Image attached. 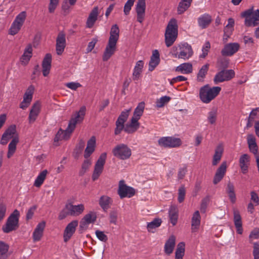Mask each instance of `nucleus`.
<instances>
[{"mask_svg":"<svg viewBox=\"0 0 259 259\" xmlns=\"http://www.w3.org/2000/svg\"><path fill=\"white\" fill-rule=\"evenodd\" d=\"M85 112V107L84 106L81 107L79 110L72 116L67 128L64 131L61 128L59 129L55 136L54 141L56 142L62 140L69 139L71 134L75 129L76 124L81 122L83 120Z\"/></svg>","mask_w":259,"mask_h":259,"instance_id":"obj_1","label":"nucleus"},{"mask_svg":"<svg viewBox=\"0 0 259 259\" xmlns=\"http://www.w3.org/2000/svg\"><path fill=\"white\" fill-rule=\"evenodd\" d=\"M119 29L117 24L113 25L110 32V36L105 49L103 60L108 61L114 54L116 50V44L119 39Z\"/></svg>","mask_w":259,"mask_h":259,"instance_id":"obj_2","label":"nucleus"},{"mask_svg":"<svg viewBox=\"0 0 259 259\" xmlns=\"http://www.w3.org/2000/svg\"><path fill=\"white\" fill-rule=\"evenodd\" d=\"M241 17L245 18L244 24L247 27L258 26L254 31V35L259 38V10L253 11V7L241 13Z\"/></svg>","mask_w":259,"mask_h":259,"instance_id":"obj_3","label":"nucleus"},{"mask_svg":"<svg viewBox=\"0 0 259 259\" xmlns=\"http://www.w3.org/2000/svg\"><path fill=\"white\" fill-rule=\"evenodd\" d=\"M221 91L220 87L209 88L208 84L202 87L199 91V97L204 103H209L214 99Z\"/></svg>","mask_w":259,"mask_h":259,"instance_id":"obj_4","label":"nucleus"},{"mask_svg":"<svg viewBox=\"0 0 259 259\" xmlns=\"http://www.w3.org/2000/svg\"><path fill=\"white\" fill-rule=\"evenodd\" d=\"M171 53L174 57L187 60L192 56L193 51L191 45L187 42H184L178 47H173Z\"/></svg>","mask_w":259,"mask_h":259,"instance_id":"obj_5","label":"nucleus"},{"mask_svg":"<svg viewBox=\"0 0 259 259\" xmlns=\"http://www.w3.org/2000/svg\"><path fill=\"white\" fill-rule=\"evenodd\" d=\"M177 21L175 19H171L168 23L165 32L166 46L169 47L172 45L178 36Z\"/></svg>","mask_w":259,"mask_h":259,"instance_id":"obj_6","label":"nucleus"},{"mask_svg":"<svg viewBox=\"0 0 259 259\" xmlns=\"http://www.w3.org/2000/svg\"><path fill=\"white\" fill-rule=\"evenodd\" d=\"M19 211L15 209L7 219L6 225L3 226V230L6 233H9L17 229L19 227Z\"/></svg>","mask_w":259,"mask_h":259,"instance_id":"obj_7","label":"nucleus"},{"mask_svg":"<svg viewBox=\"0 0 259 259\" xmlns=\"http://www.w3.org/2000/svg\"><path fill=\"white\" fill-rule=\"evenodd\" d=\"M26 18L25 11L20 13L15 18L9 29V34L14 35L20 30Z\"/></svg>","mask_w":259,"mask_h":259,"instance_id":"obj_8","label":"nucleus"},{"mask_svg":"<svg viewBox=\"0 0 259 259\" xmlns=\"http://www.w3.org/2000/svg\"><path fill=\"white\" fill-rule=\"evenodd\" d=\"M112 152L115 157L122 160L129 158L132 154L131 150L124 144L117 145L113 149Z\"/></svg>","mask_w":259,"mask_h":259,"instance_id":"obj_9","label":"nucleus"},{"mask_svg":"<svg viewBox=\"0 0 259 259\" xmlns=\"http://www.w3.org/2000/svg\"><path fill=\"white\" fill-rule=\"evenodd\" d=\"M158 143L160 147L169 148L179 147L182 144L180 138L172 137L160 138L158 140Z\"/></svg>","mask_w":259,"mask_h":259,"instance_id":"obj_10","label":"nucleus"},{"mask_svg":"<svg viewBox=\"0 0 259 259\" xmlns=\"http://www.w3.org/2000/svg\"><path fill=\"white\" fill-rule=\"evenodd\" d=\"M107 158L106 153H102L97 161L94 168V170L92 175V179L94 181L97 180L100 175L102 174L104 165L105 163Z\"/></svg>","mask_w":259,"mask_h":259,"instance_id":"obj_11","label":"nucleus"},{"mask_svg":"<svg viewBox=\"0 0 259 259\" xmlns=\"http://www.w3.org/2000/svg\"><path fill=\"white\" fill-rule=\"evenodd\" d=\"M135 189L125 184L124 180H120L119 182L118 194L120 198L125 197L131 198L135 195Z\"/></svg>","mask_w":259,"mask_h":259,"instance_id":"obj_12","label":"nucleus"},{"mask_svg":"<svg viewBox=\"0 0 259 259\" xmlns=\"http://www.w3.org/2000/svg\"><path fill=\"white\" fill-rule=\"evenodd\" d=\"M235 75L234 71L232 70H223L215 74L213 81L215 84L230 80Z\"/></svg>","mask_w":259,"mask_h":259,"instance_id":"obj_13","label":"nucleus"},{"mask_svg":"<svg viewBox=\"0 0 259 259\" xmlns=\"http://www.w3.org/2000/svg\"><path fill=\"white\" fill-rule=\"evenodd\" d=\"M66 35L63 32L59 33L56 38V50L57 55H61L66 47Z\"/></svg>","mask_w":259,"mask_h":259,"instance_id":"obj_14","label":"nucleus"},{"mask_svg":"<svg viewBox=\"0 0 259 259\" xmlns=\"http://www.w3.org/2000/svg\"><path fill=\"white\" fill-rule=\"evenodd\" d=\"M239 48L240 45L238 43H229L225 45L221 51V54L224 56H231L239 50Z\"/></svg>","mask_w":259,"mask_h":259,"instance_id":"obj_15","label":"nucleus"},{"mask_svg":"<svg viewBox=\"0 0 259 259\" xmlns=\"http://www.w3.org/2000/svg\"><path fill=\"white\" fill-rule=\"evenodd\" d=\"M146 10L145 0H138L136 6L137 21L142 23L144 19Z\"/></svg>","mask_w":259,"mask_h":259,"instance_id":"obj_16","label":"nucleus"},{"mask_svg":"<svg viewBox=\"0 0 259 259\" xmlns=\"http://www.w3.org/2000/svg\"><path fill=\"white\" fill-rule=\"evenodd\" d=\"M227 171V162L223 161L217 169L213 179L214 185L218 184L224 177Z\"/></svg>","mask_w":259,"mask_h":259,"instance_id":"obj_17","label":"nucleus"},{"mask_svg":"<svg viewBox=\"0 0 259 259\" xmlns=\"http://www.w3.org/2000/svg\"><path fill=\"white\" fill-rule=\"evenodd\" d=\"M78 225V221H73L66 226L63 235L64 242H67L74 233L76 228Z\"/></svg>","mask_w":259,"mask_h":259,"instance_id":"obj_18","label":"nucleus"},{"mask_svg":"<svg viewBox=\"0 0 259 259\" xmlns=\"http://www.w3.org/2000/svg\"><path fill=\"white\" fill-rule=\"evenodd\" d=\"M66 209L69 210L70 215L76 217L83 212L84 206L82 204L73 205L71 203H68L66 204Z\"/></svg>","mask_w":259,"mask_h":259,"instance_id":"obj_19","label":"nucleus"},{"mask_svg":"<svg viewBox=\"0 0 259 259\" xmlns=\"http://www.w3.org/2000/svg\"><path fill=\"white\" fill-rule=\"evenodd\" d=\"M40 103L39 101H36L33 104L28 116L29 123H32L35 121L40 112Z\"/></svg>","mask_w":259,"mask_h":259,"instance_id":"obj_20","label":"nucleus"},{"mask_svg":"<svg viewBox=\"0 0 259 259\" xmlns=\"http://www.w3.org/2000/svg\"><path fill=\"white\" fill-rule=\"evenodd\" d=\"M176 245V237L171 235L166 241L164 246V252L167 255H170L173 252Z\"/></svg>","mask_w":259,"mask_h":259,"instance_id":"obj_21","label":"nucleus"},{"mask_svg":"<svg viewBox=\"0 0 259 259\" xmlns=\"http://www.w3.org/2000/svg\"><path fill=\"white\" fill-rule=\"evenodd\" d=\"M52 55L50 53H48L45 55L42 62V74L44 76H47L50 73L51 67Z\"/></svg>","mask_w":259,"mask_h":259,"instance_id":"obj_22","label":"nucleus"},{"mask_svg":"<svg viewBox=\"0 0 259 259\" xmlns=\"http://www.w3.org/2000/svg\"><path fill=\"white\" fill-rule=\"evenodd\" d=\"M239 162L242 172L243 174H246L250 163L249 156L247 154H242L239 158Z\"/></svg>","mask_w":259,"mask_h":259,"instance_id":"obj_23","label":"nucleus"},{"mask_svg":"<svg viewBox=\"0 0 259 259\" xmlns=\"http://www.w3.org/2000/svg\"><path fill=\"white\" fill-rule=\"evenodd\" d=\"M98 7H94L89 14V17L86 22V27L87 28H92L96 20H97L98 16Z\"/></svg>","mask_w":259,"mask_h":259,"instance_id":"obj_24","label":"nucleus"},{"mask_svg":"<svg viewBox=\"0 0 259 259\" xmlns=\"http://www.w3.org/2000/svg\"><path fill=\"white\" fill-rule=\"evenodd\" d=\"M97 215L94 212L91 211L90 213L85 214L80 222V227H84L85 226L91 223H94L96 221Z\"/></svg>","mask_w":259,"mask_h":259,"instance_id":"obj_25","label":"nucleus"},{"mask_svg":"<svg viewBox=\"0 0 259 259\" xmlns=\"http://www.w3.org/2000/svg\"><path fill=\"white\" fill-rule=\"evenodd\" d=\"M160 62L159 53L157 50L153 51L152 55L149 63V71H153Z\"/></svg>","mask_w":259,"mask_h":259,"instance_id":"obj_26","label":"nucleus"},{"mask_svg":"<svg viewBox=\"0 0 259 259\" xmlns=\"http://www.w3.org/2000/svg\"><path fill=\"white\" fill-rule=\"evenodd\" d=\"M224 152V147L222 144L218 145L213 156L212 164L213 166L217 165L220 161Z\"/></svg>","mask_w":259,"mask_h":259,"instance_id":"obj_27","label":"nucleus"},{"mask_svg":"<svg viewBox=\"0 0 259 259\" xmlns=\"http://www.w3.org/2000/svg\"><path fill=\"white\" fill-rule=\"evenodd\" d=\"M211 22V16L205 13L198 18V23L199 27L202 29L206 28Z\"/></svg>","mask_w":259,"mask_h":259,"instance_id":"obj_28","label":"nucleus"},{"mask_svg":"<svg viewBox=\"0 0 259 259\" xmlns=\"http://www.w3.org/2000/svg\"><path fill=\"white\" fill-rule=\"evenodd\" d=\"M45 226L46 223L45 222H41L37 225L33 233V239L34 241L40 240Z\"/></svg>","mask_w":259,"mask_h":259,"instance_id":"obj_29","label":"nucleus"},{"mask_svg":"<svg viewBox=\"0 0 259 259\" xmlns=\"http://www.w3.org/2000/svg\"><path fill=\"white\" fill-rule=\"evenodd\" d=\"M32 48L30 44H29L25 48L23 54L22 55L20 61L22 64L26 65L32 57Z\"/></svg>","mask_w":259,"mask_h":259,"instance_id":"obj_30","label":"nucleus"},{"mask_svg":"<svg viewBox=\"0 0 259 259\" xmlns=\"http://www.w3.org/2000/svg\"><path fill=\"white\" fill-rule=\"evenodd\" d=\"M201 217L198 210L196 211L193 214L191 219V230L192 232H196L200 225Z\"/></svg>","mask_w":259,"mask_h":259,"instance_id":"obj_31","label":"nucleus"},{"mask_svg":"<svg viewBox=\"0 0 259 259\" xmlns=\"http://www.w3.org/2000/svg\"><path fill=\"white\" fill-rule=\"evenodd\" d=\"M175 70L182 74H189L193 71V66L191 63H184L177 66Z\"/></svg>","mask_w":259,"mask_h":259,"instance_id":"obj_32","label":"nucleus"},{"mask_svg":"<svg viewBox=\"0 0 259 259\" xmlns=\"http://www.w3.org/2000/svg\"><path fill=\"white\" fill-rule=\"evenodd\" d=\"M169 217L170 223L173 226L176 225L178 218V210L176 206H171L169 209Z\"/></svg>","mask_w":259,"mask_h":259,"instance_id":"obj_33","label":"nucleus"},{"mask_svg":"<svg viewBox=\"0 0 259 259\" xmlns=\"http://www.w3.org/2000/svg\"><path fill=\"white\" fill-rule=\"evenodd\" d=\"M143 66L144 62L143 61L139 60L136 63L133 73V78L134 80H137L139 79Z\"/></svg>","mask_w":259,"mask_h":259,"instance_id":"obj_34","label":"nucleus"},{"mask_svg":"<svg viewBox=\"0 0 259 259\" xmlns=\"http://www.w3.org/2000/svg\"><path fill=\"white\" fill-rule=\"evenodd\" d=\"M19 142V138L18 137H15L13 138L12 140L9 143L8 146V152L7 153V157L11 158L16 150V145Z\"/></svg>","mask_w":259,"mask_h":259,"instance_id":"obj_35","label":"nucleus"},{"mask_svg":"<svg viewBox=\"0 0 259 259\" xmlns=\"http://www.w3.org/2000/svg\"><path fill=\"white\" fill-rule=\"evenodd\" d=\"M192 0H181L179 4L177 11L178 14H182L191 6Z\"/></svg>","mask_w":259,"mask_h":259,"instance_id":"obj_36","label":"nucleus"},{"mask_svg":"<svg viewBox=\"0 0 259 259\" xmlns=\"http://www.w3.org/2000/svg\"><path fill=\"white\" fill-rule=\"evenodd\" d=\"M111 203V199L108 196L103 195L99 199V205L101 208L106 211L109 207V204Z\"/></svg>","mask_w":259,"mask_h":259,"instance_id":"obj_37","label":"nucleus"},{"mask_svg":"<svg viewBox=\"0 0 259 259\" xmlns=\"http://www.w3.org/2000/svg\"><path fill=\"white\" fill-rule=\"evenodd\" d=\"M185 244L183 242H180L178 245L175 252V259H183L185 254Z\"/></svg>","mask_w":259,"mask_h":259,"instance_id":"obj_38","label":"nucleus"},{"mask_svg":"<svg viewBox=\"0 0 259 259\" xmlns=\"http://www.w3.org/2000/svg\"><path fill=\"white\" fill-rule=\"evenodd\" d=\"M48 174V171L47 169H45L40 172L34 181V186L36 187H40L43 184Z\"/></svg>","mask_w":259,"mask_h":259,"instance_id":"obj_39","label":"nucleus"},{"mask_svg":"<svg viewBox=\"0 0 259 259\" xmlns=\"http://www.w3.org/2000/svg\"><path fill=\"white\" fill-rule=\"evenodd\" d=\"M144 108V102H142L139 103L134 110L133 117L139 120L143 114Z\"/></svg>","mask_w":259,"mask_h":259,"instance_id":"obj_40","label":"nucleus"},{"mask_svg":"<svg viewBox=\"0 0 259 259\" xmlns=\"http://www.w3.org/2000/svg\"><path fill=\"white\" fill-rule=\"evenodd\" d=\"M259 110V108H255L253 109L249 114L247 118V122L245 126L246 129H248L251 127L253 125V122L257 115V112Z\"/></svg>","mask_w":259,"mask_h":259,"instance_id":"obj_41","label":"nucleus"},{"mask_svg":"<svg viewBox=\"0 0 259 259\" xmlns=\"http://www.w3.org/2000/svg\"><path fill=\"white\" fill-rule=\"evenodd\" d=\"M209 68V64H206L202 66L199 70L197 75V79L198 81H203V78L205 77Z\"/></svg>","mask_w":259,"mask_h":259,"instance_id":"obj_42","label":"nucleus"},{"mask_svg":"<svg viewBox=\"0 0 259 259\" xmlns=\"http://www.w3.org/2000/svg\"><path fill=\"white\" fill-rule=\"evenodd\" d=\"M162 221L160 219L155 218L152 222L147 224V229L149 232H153V230L158 228L161 224Z\"/></svg>","mask_w":259,"mask_h":259,"instance_id":"obj_43","label":"nucleus"},{"mask_svg":"<svg viewBox=\"0 0 259 259\" xmlns=\"http://www.w3.org/2000/svg\"><path fill=\"white\" fill-rule=\"evenodd\" d=\"M34 91V87L33 85H31L29 86L24 95L23 99L31 102L32 99Z\"/></svg>","mask_w":259,"mask_h":259,"instance_id":"obj_44","label":"nucleus"},{"mask_svg":"<svg viewBox=\"0 0 259 259\" xmlns=\"http://www.w3.org/2000/svg\"><path fill=\"white\" fill-rule=\"evenodd\" d=\"M131 110L132 109L130 108L122 111L116 121H118L124 123L128 118L130 112L131 111Z\"/></svg>","mask_w":259,"mask_h":259,"instance_id":"obj_45","label":"nucleus"},{"mask_svg":"<svg viewBox=\"0 0 259 259\" xmlns=\"http://www.w3.org/2000/svg\"><path fill=\"white\" fill-rule=\"evenodd\" d=\"M171 99L169 96H164L161 97L160 99H157L156 102V106L158 108H161L164 106L165 104L167 103Z\"/></svg>","mask_w":259,"mask_h":259,"instance_id":"obj_46","label":"nucleus"},{"mask_svg":"<svg viewBox=\"0 0 259 259\" xmlns=\"http://www.w3.org/2000/svg\"><path fill=\"white\" fill-rule=\"evenodd\" d=\"M92 162L90 159L87 158L84 160L82 164L81 169L79 171V175L83 176L87 170L89 168Z\"/></svg>","mask_w":259,"mask_h":259,"instance_id":"obj_47","label":"nucleus"},{"mask_svg":"<svg viewBox=\"0 0 259 259\" xmlns=\"http://www.w3.org/2000/svg\"><path fill=\"white\" fill-rule=\"evenodd\" d=\"M233 215L235 226H239L240 225H242L241 217L239 211L238 210L234 209Z\"/></svg>","mask_w":259,"mask_h":259,"instance_id":"obj_48","label":"nucleus"},{"mask_svg":"<svg viewBox=\"0 0 259 259\" xmlns=\"http://www.w3.org/2000/svg\"><path fill=\"white\" fill-rule=\"evenodd\" d=\"M217 116V111L216 109L212 110L208 112L207 119L210 124H213L215 122Z\"/></svg>","mask_w":259,"mask_h":259,"instance_id":"obj_49","label":"nucleus"},{"mask_svg":"<svg viewBox=\"0 0 259 259\" xmlns=\"http://www.w3.org/2000/svg\"><path fill=\"white\" fill-rule=\"evenodd\" d=\"M186 195V189L184 185H182L178 190V200L179 203H182L184 200Z\"/></svg>","mask_w":259,"mask_h":259,"instance_id":"obj_50","label":"nucleus"},{"mask_svg":"<svg viewBox=\"0 0 259 259\" xmlns=\"http://www.w3.org/2000/svg\"><path fill=\"white\" fill-rule=\"evenodd\" d=\"M135 0H127L124 6L123 12L125 15H128L134 5Z\"/></svg>","mask_w":259,"mask_h":259,"instance_id":"obj_51","label":"nucleus"},{"mask_svg":"<svg viewBox=\"0 0 259 259\" xmlns=\"http://www.w3.org/2000/svg\"><path fill=\"white\" fill-rule=\"evenodd\" d=\"M210 48V44L209 41H206L203 45L202 48V54L200 55L199 57L201 58H205L208 54V52Z\"/></svg>","mask_w":259,"mask_h":259,"instance_id":"obj_52","label":"nucleus"},{"mask_svg":"<svg viewBox=\"0 0 259 259\" xmlns=\"http://www.w3.org/2000/svg\"><path fill=\"white\" fill-rule=\"evenodd\" d=\"M257 239H259V229L255 228L250 232L249 234V241L250 243L253 244V240Z\"/></svg>","mask_w":259,"mask_h":259,"instance_id":"obj_53","label":"nucleus"},{"mask_svg":"<svg viewBox=\"0 0 259 259\" xmlns=\"http://www.w3.org/2000/svg\"><path fill=\"white\" fill-rule=\"evenodd\" d=\"M77 0H64L62 5V8L64 11L69 10L70 6H73L75 4Z\"/></svg>","mask_w":259,"mask_h":259,"instance_id":"obj_54","label":"nucleus"},{"mask_svg":"<svg viewBox=\"0 0 259 259\" xmlns=\"http://www.w3.org/2000/svg\"><path fill=\"white\" fill-rule=\"evenodd\" d=\"M116 127L114 130V134L115 135H119L122 130H124L125 127L124 123L116 121L115 122Z\"/></svg>","mask_w":259,"mask_h":259,"instance_id":"obj_55","label":"nucleus"},{"mask_svg":"<svg viewBox=\"0 0 259 259\" xmlns=\"http://www.w3.org/2000/svg\"><path fill=\"white\" fill-rule=\"evenodd\" d=\"M9 246L6 243L0 241V255H5L9 250Z\"/></svg>","mask_w":259,"mask_h":259,"instance_id":"obj_56","label":"nucleus"},{"mask_svg":"<svg viewBox=\"0 0 259 259\" xmlns=\"http://www.w3.org/2000/svg\"><path fill=\"white\" fill-rule=\"evenodd\" d=\"M95 234L98 239L100 241L104 242L107 241L108 237L104 234V232L100 230H97L96 231Z\"/></svg>","mask_w":259,"mask_h":259,"instance_id":"obj_57","label":"nucleus"},{"mask_svg":"<svg viewBox=\"0 0 259 259\" xmlns=\"http://www.w3.org/2000/svg\"><path fill=\"white\" fill-rule=\"evenodd\" d=\"M187 171V166L186 164L184 165V166L182 167H180L179 169V171L178 174V179L181 180L183 179Z\"/></svg>","mask_w":259,"mask_h":259,"instance_id":"obj_58","label":"nucleus"},{"mask_svg":"<svg viewBox=\"0 0 259 259\" xmlns=\"http://www.w3.org/2000/svg\"><path fill=\"white\" fill-rule=\"evenodd\" d=\"M252 254L254 259H259V243L258 242L253 243Z\"/></svg>","mask_w":259,"mask_h":259,"instance_id":"obj_59","label":"nucleus"},{"mask_svg":"<svg viewBox=\"0 0 259 259\" xmlns=\"http://www.w3.org/2000/svg\"><path fill=\"white\" fill-rule=\"evenodd\" d=\"M59 0H50L49 6V11L50 13H53L59 4Z\"/></svg>","mask_w":259,"mask_h":259,"instance_id":"obj_60","label":"nucleus"},{"mask_svg":"<svg viewBox=\"0 0 259 259\" xmlns=\"http://www.w3.org/2000/svg\"><path fill=\"white\" fill-rule=\"evenodd\" d=\"M16 133V126L15 125L10 126L8 128H7L4 134L6 136L11 137V138H13V135Z\"/></svg>","mask_w":259,"mask_h":259,"instance_id":"obj_61","label":"nucleus"},{"mask_svg":"<svg viewBox=\"0 0 259 259\" xmlns=\"http://www.w3.org/2000/svg\"><path fill=\"white\" fill-rule=\"evenodd\" d=\"M65 86L72 90L75 91L78 88L81 87V85L78 82H70L66 83Z\"/></svg>","mask_w":259,"mask_h":259,"instance_id":"obj_62","label":"nucleus"},{"mask_svg":"<svg viewBox=\"0 0 259 259\" xmlns=\"http://www.w3.org/2000/svg\"><path fill=\"white\" fill-rule=\"evenodd\" d=\"M250 200L252 201L255 206L259 205V197L255 191L250 192Z\"/></svg>","mask_w":259,"mask_h":259,"instance_id":"obj_63","label":"nucleus"},{"mask_svg":"<svg viewBox=\"0 0 259 259\" xmlns=\"http://www.w3.org/2000/svg\"><path fill=\"white\" fill-rule=\"evenodd\" d=\"M110 223L116 224L117 219V212L116 211H111L109 214Z\"/></svg>","mask_w":259,"mask_h":259,"instance_id":"obj_64","label":"nucleus"}]
</instances>
